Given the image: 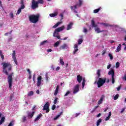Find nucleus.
Listing matches in <instances>:
<instances>
[{
    "label": "nucleus",
    "instance_id": "1",
    "mask_svg": "<svg viewBox=\"0 0 126 126\" xmlns=\"http://www.w3.org/2000/svg\"><path fill=\"white\" fill-rule=\"evenodd\" d=\"M2 66L3 72L6 75H8V71H11L12 66L10 63H1Z\"/></svg>",
    "mask_w": 126,
    "mask_h": 126
},
{
    "label": "nucleus",
    "instance_id": "2",
    "mask_svg": "<svg viewBox=\"0 0 126 126\" xmlns=\"http://www.w3.org/2000/svg\"><path fill=\"white\" fill-rule=\"evenodd\" d=\"M29 20L32 23H34V24L37 23L39 21V19L40 18V15H31L29 17Z\"/></svg>",
    "mask_w": 126,
    "mask_h": 126
},
{
    "label": "nucleus",
    "instance_id": "3",
    "mask_svg": "<svg viewBox=\"0 0 126 126\" xmlns=\"http://www.w3.org/2000/svg\"><path fill=\"white\" fill-rule=\"evenodd\" d=\"M91 24L92 27H94L95 32H96L97 33H101L102 32H106V31H107L105 30H100V28L98 27V25L95 24V21H94V19L91 20Z\"/></svg>",
    "mask_w": 126,
    "mask_h": 126
},
{
    "label": "nucleus",
    "instance_id": "4",
    "mask_svg": "<svg viewBox=\"0 0 126 126\" xmlns=\"http://www.w3.org/2000/svg\"><path fill=\"white\" fill-rule=\"evenodd\" d=\"M63 29H64V26L56 29L54 32L53 37H56V38H57V39H59V40H62V38H61V36L60 35H56V33H59V32H61V31H63Z\"/></svg>",
    "mask_w": 126,
    "mask_h": 126
},
{
    "label": "nucleus",
    "instance_id": "5",
    "mask_svg": "<svg viewBox=\"0 0 126 126\" xmlns=\"http://www.w3.org/2000/svg\"><path fill=\"white\" fill-rule=\"evenodd\" d=\"M106 80H107V78H99L97 82L98 88H100L101 86H103L105 83H106Z\"/></svg>",
    "mask_w": 126,
    "mask_h": 126
},
{
    "label": "nucleus",
    "instance_id": "6",
    "mask_svg": "<svg viewBox=\"0 0 126 126\" xmlns=\"http://www.w3.org/2000/svg\"><path fill=\"white\" fill-rule=\"evenodd\" d=\"M83 2V0H79V3H77L76 5L74 6H71L70 7L71 9L72 10H74V12L75 13H77V11H76L75 9L77 8V6L79 7H80L82 5V3Z\"/></svg>",
    "mask_w": 126,
    "mask_h": 126
},
{
    "label": "nucleus",
    "instance_id": "7",
    "mask_svg": "<svg viewBox=\"0 0 126 126\" xmlns=\"http://www.w3.org/2000/svg\"><path fill=\"white\" fill-rule=\"evenodd\" d=\"M13 72H12L7 77L9 88H10V89H11V87H12V75H13Z\"/></svg>",
    "mask_w": 126,
    "mask_h": 126
},
{
    "label": "nucleus",
    "instance_id": "8",
    "mask_svg": "<svg viewBox=\"0 0 126 126\" xmlns=\"http://www.w3.org/2000/svg\"><path fill=\"white\" fill-rule=\"evenodd\" d=\"M50 103L47 102L43 106V110L46 111V113H49L50 112Z\"/></svg>",
    "mask_w": 126,
    "mask_h": 126
},
{
    "label": "nucleus",
    "instance_id": "9",
    "mask_svg": "<svg viewBox=\"0 0 126 126\" xmlns=\"http://www.w3.org/2000/svg\"><path fill=\"white\" fill-rule=\"evenodd\" d=\"M37 7H39L37 2L35 1V0H32V9H36Z\"/></svg>",
    "mask_w": 126,
    "mask_h": 126
},
{
    "label": "nucleus",
    "instance_id": "10",
    "mask_svg": "<svg viewBox=\"0 0 126 126\" xmlns=\"http://www.w3.org/2000/svg\"><path fill=\"white\" fill-rule=\"evenodd\" d=\"M37 87H40L41 84H42V76H39L37 78Z\"/></svg>",
    "mask_w": 126,
    "mask_h": 126
},
{
    "label": "nucleus",
    "instance_id": "11",
    "mask_svg": "<svg viewBox=\"0 0 126 126\" xmlns=\"http://www.w3.org/2000/svg\"><path fill=\"white\" fill-rule=\"evenodd\" d=\"M79 91V85L77 84L75 86L73 89V94H76Z\"/></svg>",
    "mask_w": 126,
    "mask_h": 126
},
{
    "label": "nucleus",
    "instance_id": "12",
    "mask_svg": "<svg viewBox=\"0 0 126 126\" xmlns=\"http://www.w3.org/2000/svg\"><path fill=\"white\" fill-rule=\"evenodd\" d=\"M65 49H68V46L65 43H64L60 47V50H65Z\"/></svg>",
    "mask_w": 126,
    "mask_h": 126
},
{
    "label": "nucleus",
    "instance_id": "13",
    "mask_svg": "<svg viewBox=\"0 0 126 126\" xmlns=\"http://www.w3.org/2000/svg\"><path fill=\"white\" fill-rule=\"evenodd\" d=\"M27 114H28V118H30L31 119H32L34 115H35V111H33L32 113H30L29 111H28Z\"/></svg>",
    "mask_w": 126,
    "mask_h": 126
},
{
    "label": "nucleus",
    "instance_id": "14",
    "mask_svg": "<svg viewBox=\"0 0 126 126\" xmlns=\"http://www.w3.org/2000/svg\"><path fill=\"white\" fill-rule=\"evenodd\" d=\"M77 80L79 83H81V81H82V76H80V75H78L77 76Z\"/></svg>",
    "mask_w": 126,
    "mask_h": 126
},
{
    "label": "nucleus",
    "instance_id": "15",
    "mask_svg": "<svg viewBox=\"0 0 126 126\" xmlns=\"http://www.w3.org/2000/svg\"><path fill=\"white\" fill-rule=\"evenodd\" d=\"M78 45H77V44H75L74 45V51H73V54L74 55H75V54H76V52H77V51H78Z\"/></svg>",
    "mask_w": 126,
    "mask_h": 126
},
{
    "label": "nucleus",
    "instance_id": "16",
    "mask_svg": "<svg viewBox=\"0 0 126 126\" xmlns=\"http://www.w3.org/2000/svg\"><path fill=\"white\" fill-rule=\"evenodd\" d=\"M72 25H73V23H69V24L67 26L66 30H70V29H71V28L72 27Z\"/></svg>",
    "mask_w": 126,
    "mask_h": 126
},
{
    "label": "nucleus",
    "instance_id": "17",
    "mask_svg": "<svg viewBox=\"0 0 126 126\" xmlns=\"http://www.w3.org/2000/svg\"><path fill=\"white\" fill-rule=\"evenodd\" d=\"M59 89H60V87L59 86V85H57L54 92L55 96H57V95H58V94L59 93Z\"/></svg>",
    "mask_w": 126,
    "mask_h": 126
},
{
    "label": "nucleus",
    "instance_id": "18",
    "mask_svg": "<svg viewBox=\"0 0 126 126\" xmlns=\"http://www.w3.org/2000/svg\"><path fill=\"white\" fill-rule=\"evenodd\" d=\"M104 100V95H102L100 99L98 101V104L101 105L102 103H103V101Z\"/></svg>",
    "mask_w": 126,
    "mask_h": 126
},
{
    "label": "nucleus",
    "instance_id": "19",
    "mask_svg": "<svg viewBox=\"0 0 126 126\" xmlns=\"http://www.w3.org/2000/svg\"><path fill=\"white\" fill-rule=\"evenodd\" d=\"M43 116L42 114H39L37 117L34 119V122H37V121H39L41 119V117Z\"/></svg>",
    "mask_w": 126,
    "mask_h": 126
},
{
    "label": "nucleus",
    "instance_id": "20",
    "mask_svg": "<svg viewBox=\"0 0 126 126\" xmlns=\"http://www.w3.org/2000/svg\"><path fill=\"white\" fill-rule=\"evenodd\" d=\"M121 48H122V44H119L116 49V52L119 53V52H120V51H121V50L122 49Z\"/></svg>",
    "mask_w": 126,
    "mask_h": 126
},
{
    "label": "nucleus",
    "instance_id": "21",
    "mask_svg": "<svg viewBox=\"0 0 126 126\" xmlns=\"http://www.w3.org/2000/svg\"><path fill=\"white\" fill-rule=\"evenodd\" d=\"M109 75H112V76H115V71L114 70H111L110 71L108 72Z\"/></svg>",
    "mask_w": 126,
    "mask_h": 126
},
{
    "label": "nucleus",
    "instance_id": "22",
    "mask_svg": "<svg viewBox=\"0 0 126 126\" xmlns=\"http://www.w3.org/2000/svg\"><path fill=\"white\" fill-rule=\"evenodd\" d=\"M5 120V117H2L1 120L0 121V125H2L3 123H4V121Z\"/></svg>",
    "mask_w": 126,
    "mask_h": 126
},
{
    "label": "nucleus",
    "instance_id": "23",
    "mask_svg": "<svg viewBox=\"0 0 126 126\" xmlns=\"http://www.w3.org/2000/svg\"><path fill=\"white\" fill-rule=\"evenodd\" d=\"M96 74L97 75L98 78H100V76H101V70L100 69L97 70Z\"/></svg>",
    "mask_w": 126,
    "mask_h": 126
},
{
    "label": "nucleus",
    "instance_id": "24",
    "mask_svg": "<svg viewBox=\"0 0 126 126\" xmlns=\"http://www.w3.org/2000/svg\"><path fill=\"white\" fill-rule=\"evenodd\" d=\"M50 17H55L58 15V12H55L54 13H51L49 14Z\"/></svg>",
    "mask_w": 126,
    "mask_h": 126
},
{
    "label": "nucleus",
    "instance_id": "25",
    "mask_svg": "<svg viewBox=\"0 0 126 126\" xmlns=\"http://www.w3.org/2000/svg\"><path fill=\"white\" fill-rule=\"evenodd\" d=\"M100 24L103 25L104 26H105V27H109L112 26V25L107 23H100Z\"/></svg>",
    "mask_w": 126,
    "mask_h": 126
},
{
    "label": "nucleus",
    "instance_id": "26",
    "mask_svg": "<svg viewBox=\"0 0 126 126\" xmlns=\"http://www.w3.org/2000/svg\"><path fill=\"white\" fill-rule=\"evenodd\" d=\"M102 122V119H99L96 123V126H99L100 124Z\"/></svg>",
    "mask_w": 126,
    "mask_h": 126
},
{
    "label": "nucleus",
    "instance_id": "27",
    "mask_svg": "<svg viewBox=\"0 0 126 126\" xmlns=\"http://www.w3.org/2000/svg\"><path fill=\"white\" fill-rule=\"evenodd\" d=\"M60 61L61 64H62V65H64V62H63V59L62 57L60 58Z\"/></svg>",
    "mask_w": 126,
    "mask_h": 126
},
{
    "label": "nucleus",
    "instance_id": "28",
    "mask_svg": "<svg viewBox=\"0 0 126 126\" xmlns=\"http://www.w3.org/2000/svg\"><path fill=\"white\" fill-rule=\"evenodd\" d=\"M61 41H57L54 45V47H55L56 48L59 47V46H60V42Z\"/></svg>",
    "mask_w": 126,
    "mask_h": 126
},
{
    "label": "nucleus",
    "instance_id": "29",
    "mask_svg": "<svg viewBox=\"0 0 126 126\" xmlns=\"http://www.w3.org/2000/svg\"><path fill=\"white\" fill-rule=\"evenodd\" d=\"M62 114H63V112H61L59 115H57L56 117L54 118V121H56V120H58L61 116H62Z\"/></svg>",
    "mask_w": 126,
    "mask_h": 126
},
{
    "label": "nucleus",
    "instance_id": "30",
    "mask_svg": "<svg viewBox=\"0 0 126 126\" xmlns=\"http://www.w3.org/2000/svg\"><path fill=\"white\" fill-rule=\"evenodd\" d=\"M61 23H62V22H58L56 24H55L53 27V28H57V27H58V26H59V25H60V24H61Z\"/></svg>",
    "mask_w": 126,
    "mask_h": 126
},
{
    "label": "nucleus",
    "instance_id": "31",
    "mask_svg": "<svg viewBox=\"0 0 126 126\" xmlns=\"http://www.w3.org/2000/svg\"><path fill=\"white\" fill-rule=\"evenodd\" d=\"M100 9H101V7L94 10V13H98V12H99V11H100Z\"/></svg>",
    "mask_w": 126,
    "mask_h": 126
},
{
    "label": "nucleus",
    "instance_id": "32",
    "mask_svg": "<svg viewBox=\"0 0 126 126\" xmlns=\"http://www.w3.org/2000/svg\"><path fill=\"white\" fill-rule=\"evenodd\" d=\"M48 43L47 40H44L40 43V46H43V45H45V44Z\"/></svg>",
    "mask_w": 126,
    "mask_h": 126
},
{
    "label": "nucleus",
    "instance_id": "33",
    "mask_svg": "<svg viewBox=\"0 0 126 126\" xmlns=\"http://www.w3.org/2000/svg\"><path fill=\"white\" fill-rule=\"evenodd\" d=\"M12 59H13L15 64H16V65H17L18 63H17V60L16 59V57H14Z\"/></svg>",
    "mask_w": 126,
    "mask_h": 126
},
{
    "label": "nucleus",
    "instance_id": "34",
    "mask_svg": "<svg viewBox=\"0 0 126 126\" xmlns=\"http://www.w3.org/2000/svg\"><path fill=\"white\" fill-rule=\"evenodd\" d=\"M83 42V40L82 39H79L78 41V44L80 45Z\"/></svg>",
    "mask_w": 126,
    "mask_h": 126
},
{
    "label": "nucleus",
    "instance_id": "35",
    "mask_svg": "<svg viewBox=\"0 0 126 126\" xmlns=\"http://www.w3.org/2000/svg\"><path fill=\"white\" fill-rule=\"evenodd\" d=\"M108 56H109L111 61H112L113 58V54L109 53V54H108Z\"/></svg>",
    "mask_w": 126,
    "mask_h": 126
},
{
    "label": "nucleus",
    "instance_id": "36",
    "mask_svg": "<svg viewBox=\"0 0 126 126\" xmlns=\"http://www.w3.org/2000/svg\"><path fill=\"white\" fill-rule=\"evenodd\" d=\"M82 85V88H84V86H85V79H83Z\"/></svg>",
    "mask_w": 126,
    "mask_h": 126
},
{
    "label": "nucleus",
    "instance_id": "37",
    "mask_svg": "<svg viewBox=\"0 0 126 126\" xmlns=\"http://www.w3.org/2000/svg\"><path fill=\"white\" fill-rule=\"evenodd\" d=\"M119 94H117L114 97V100H118V98H119Z\"/></svg>",
    "mask_w": 126,
    "mask_h": 126
},
{
    "label": "nucleus",
    "instance_id": "38",
    "mask_svg": "<svg viewBox=\"0 0 126 126\" xmlns=\"http://www.w3.org/2000/svg\"><path fill=\"white\" fill-rule=\"evenodd\" d=\"M33 94H34V92L33 91H30L29 93L28 94V96H32L33 95Z\"/></svg>",
    "mask_w": 126,
    "mask_h": 126
},
{
    "label": "nucleus",
    "instance_id": "39",
    "mask_svg": "<svg viewBox=\"0 0 126 126\" xmlns=\"http://www.w3.org/2000/svg\"><path fill=\"white\" fill-rule=\"evenodd\" d=\"M37 2L38 4V3L43 4V3H44V0H37Z\"/></svg>",
    "mask_w": 126,
    "mask_h": 126
},
{
    "label": "nucleus",
    "instance_id": "40",
    "mask_svg": "<svg viewBox=\"0 0 126 126\" xmlns=\"http://www.w3.org/2000/svg\"><path fill=\"white\" fill-rule=\"evenodd\" d=\"M112 84L115 83V76H112Z\"/></svg>",
    "mask_w": 126,
    "mask_h": 126
},
{
    "label": "nucleus",
    "instance_id": "41",
    "mask_svg": "<svg viewBox=\"0 0 126 126\" xmlns=\"http://www.w3.org/2000/svg\"><path fill=\"white\" fill-rule=\"evenodd\" d=\"M58 100H59V98L58 97H56L55 99L54 100V105H56V104H57V102L58 101Z\"/></svg>",
    "mask_w": 126,
    "mask_h": 126
},
{
    "label": "nucleus",
    "instance_id": "42",
    "mask_svg": "<svg viewBox=\"0 0 126 126\" xmlns=\"http://www.w3.org/2000/svg\"><path fill=\"white\" fill-rule=\"evenodd\" d=\"M9 15L11 18H13V17H14V16H13V13L12 12L10 13Z\"/></svg>",
    "mask_w": 126,
    "mask_h": 126
},
{
    "label": "nucleus",
    "instance_id": "43",
    "mask_svg": "<svg viewBox=\"0 0 126 126\" xmlns=\"http://www.w3.org/2000/svg\"><path fill=\"white\" fill-rule=\"evenodd\" d=\"M15 51H13V53H12V58H16V57L15 56Z\"/></svg>",
    "mask_w": 126,
    "mask_h": 126
},
{
    "label": "nucleus",
    "instance_id": "44",
    "mask_svg": "<svg viewBox=\"0 0 126 126\" xmlns=\"http://www.w3.org/2000/svg\"><path fill=\"white\" fill-rule=\"evenodd\" d=\"M68 94H70V92L69 91H68L66 94L64 95V97H65L66 96H67Z\"/></svg>",
    "mask_w": 126,
    "mask_h": 126
},
{
    "label": "nucleus",
    "instance_id": "45",
    "mask_svg": "<svg viewBox=\"0 0 126 126\" xmlns=\"http://www.w3.org/2000/svg\"><path fill=\"white\" fill-rule=\"evenodd\" d=\"M119 66H120V63L119 62H117L116 63V68H118V67H119Z\"/></svg>",
    "mask_w": 126,
    "mask_h": 126
},
{
    "label": "nucleus",
    "instance_id": "46",
    "mask_svg": "<svg viewBox=\"0 0 126 126\" xmlns=\"http://www.w3.org/2000/svg\"><path fill=\"white\" fill-rule=\"evenodd\" d=\"M21 8H19V9L17 11V14H20V13L21 12Z\"/></svg>",
    "mask_w": 126,
    "mask_h": 126
},
{
    "label": "nucleus",
    "instance_id": "47",
    "mask_svg": "<svg viewBox=\"0 0 126 126\" xmlns=\"http://www.w3.org/2000/svg\"><path fill=\"white\" fill-rule=\"evenodd\" d=\"M21 9H24L25 8V5H21L20 8Z\"/></svg>",
    "mask_w": 126,
    "mask_h": 126
},
{
    "label": "nucleus",
    "instance_id": "48",
    "mask_svg": "<svg viewBox=\"0 0 126 126\" xmlns=\"http://www.w3.org/2000/svg\"><path fill=\"white\" fill-rule=\"evenodd\" d=\"M13 97H14L13 94L10 95V101H12V99H13Z\"/></svg>",
    "mask_w": 126,
    "mask_h": 126
},
{
    "label": "nucleus",
    "instance_id": "49",
    "mask_svg": "<svg viewBox=\"0 0 126 126\" xmlns=\"http://www.w3.org/2000/svg\"><path fill=\"white\" fill-rule=\"evenodd\" d=\"M56 109V105L54 104L52 107V110H54Z\"/></svg>",
    "mask_w": 126,
    "mask_h": 126
},
{
    "label": "nucleus",
    "instance_id": "50",
    "mask_svg": "<svg viewBox=\"0 0 126 126\" xmlns=\"http://www.w3.org/2000/svg\"><path fill=\"white\" fill-rule=\"evenodd\" d=\"M87 32H88L87 29H86V28H84L83 32L87 33Z\"/></svg>",
    "mask_w": 126,
    "mask_h": 126
},
{
    "label": "nucleus",
    "instance_id": "51",
    "mask_svg": "<svg viewBox=\"0 0 126 126\" xmlns=\"http://www.w3.org/2000/svg\"><path fill=\"white\" fill-rule=\"evenodd\" d=\"M26 121V117L24 116L23 118V123H24Z\"/></svg>",
    "mask_w": 126,
    "mask_h": 126
},
{
    "label": "nucleus",
    "instance_id": "52",
    "mask_svg": "<svg viewBox=\"0 0 126 126\" xmlns=\"http://www.w3.org/2000/svg\"><path fill=\"white\" fill-rule=\"evenodd\" d=\"M20 4L24 5V1L23 0H21Z\"/></svg>",
    "mask_w": 126,
    "mask_h": 126
},
{
    "label": "nucleus",
    "instance_id": "53",
    "mask_svg": "<svg viewBox=\"0 0 126 126\" xmlns=\"http://www.w3.org/2000/svg\"><path fill=\"white\" fill-rule=\"evenodd\" d=\"M110 118H111V117H110L109 116H108V117H107L106 118H105V121H109V120H110Z\"/></svg>",
    "mask_w": 126,
    "mask_h": 126
},
{
    "label": "nucleus",
    "instance_id": "54",
    "mask_svg": "<svg viewBox=\"0 0 126 126\" xmlns=\"http://www.w3.org/2000/svg\"><path fill=\"white\" fill-rule=\"evenodd\" d=\"M27 71L29 72V74H31V71H30V69H27Z\"/></svg>",
    "mask_w": 126,
    "mask_h": 126
},
{
    "label": "nucleus",
    "instance_id": "55",
    "mask_svg": "<svg viewBox=\"0 0 126 126\" xmlns=\"http://www.w3.org/2000/svg\"><path fill=\"white\" fill-rule=\"evenodd\" d=\"M60 69H61V67L58 66V67L56 68V70L57 71H58V70H60Z\"/></svg>",
    "mask_w": 126,
    "mask_h": 126
},
{
    "label": "nucleus",
    "instance_id": "56",
    "mask_svg": "<svg viewBox=\"0 0 126 126\" xmlns=\"http://www.w3.org/2000/svg\"><path fill=\"white\" fill-rule=\"evenodd\" d=\"M126 110V108H123L122 109V110H121V113L122 114V113H124V112H125V110Z\"/></svg>",
    "mask_w": 126,
    "mask_h": 126
},
{
    "label": "nucleus",
    "instance_id": "57",
    "mask_svg": "<svg viewBox=\"0 0 126 126\" xmlns=\"http://www.w3.org/2000/svg\"><path fill=\"white\" fill-rule=\"evenodd\" d=\"M111 64H109L107 66V69H110V68L111 67Z\"/></svg>",
    "mask_w": 126,
    "mask_h": 126
},
{
    "label": "nucleus",
    "instance_id": "58",
    "mask_svg": "<svg viewBox=\"0 0 126 126\" xmlns=\"http://www.w3.org/2000/svg\"><path fill=\"white\" fill-rule=\"evenodd\" d=\"M121 86H120L119 87H118L117 88V91H120V90H121Z\"/></svg>",
    "mask_w": 126,
    "mask_h": 126
},
{
    "label": "nucleus",
    "instance_id": "59",
    "mask_svg": "<svg viewBox=\"0 0 126 126\" xmlns=\"http://www.w3.org/2000/svg\"><path fill=\"white\" fill-rule=\"evenodd\" d=\"M29 79H31V78H32V75H31V74H29Z\"/></svg>",
    "mask_w": 126,
    "mask_h": 126
},
{
    "label": "nucleus",
    "instance_id": "60",
    "mask_svg": "<svg viewBox=\"0 0 126 126\" xmlns=\"http://www.w3.org/2000/svg\"><path fill=\"white\" fill-rule=\"evenodd\" d=\"M111 116H112V112L110 111L109 112L108 117L111 118Z\"/></svg>",
    "mask_w": 126,
    "mask_h": 126
},
{
    "label": "nucleus",
    "instance_id": "61",
    "mask_svg": "<svg viewBox=\"0 0 126 126\" xmlns=\"http://www.w3.org/2000/svg\"><path fill=\"white\" fill-rule=\"evenodd\" d=\"M100 116H101V113H99L96 116L97 118H99V117H100Z\"/></svg>",
    "mask_w": 126,
    "mask_h": 126
},
{
    "label": "nucleus",
    "instance_id": "62",
    "mask_svg": "<svg viewBox=\"0 0 126 126\" xmlns=\"http://www.w3.org/2000/svg\"><path fill=\"white\" fill-rule=\"evenodd\" d=\"M48 53H50V52H52V49H49L47 50Z\"/></svg>",
    "mask_w": 126,
    "mask_h": 126
},
{
    "label": "nucleus",
    "instance_id": "63",
    "mask_svg": "<svg viewBox=\"0 0 126 126\" xmlns=\"http://www.w3.org/2000/svg\"><path fill=\"white\" fill-rule=\"evenodd\" d=\"M68 37H65L64 38H62L61 39V40H66V39H67Z\"/></svg>",
    "mask_w": 126,
    "mask_h": 126
},
{
    "label": "nucleus",
    "instance_id": "64",
    "mask_svg": "<svg viewBox=\"0 0 126 126\" xmlns=\"http://www.w3.org/2000/svg\"><path fill=\"white\" fill-rule=\"evenodd\" d=\"M124 79L126 81V74H125V75H124Z\"/></svg>",
    "mask_w": 126,
    "mask_h": 126
}]
</instances>
